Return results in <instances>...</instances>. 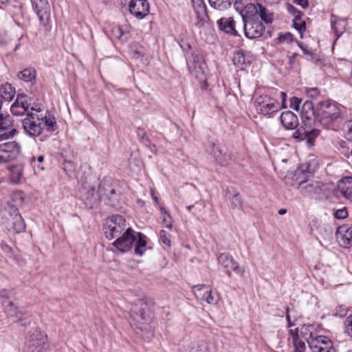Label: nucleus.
Listing matches in <instances>:
<instances>
[{"instance_id": "15", "label": "nucleus", "mask_w": 352, "mask_h": 352, "mask_svg": "<svg viewBox=\"0 0 352 352\" xmlns=\"http://www.w3.org/2000/svg\"><path fill=\"white\" fill-rule=\"evenodd\" d=\"M20 153V146L15 142L0 144V163H8L16 159Z\"/></svg>"}, {"instance_id": "30", "label": "nucleus", "mask_w": 352, "mask_h": 352, "mask_svg": "<svg viewBox=\"0 0 352 352\" xmlns=\"http://www.w3.org/2000/svg\"><path fill=\"white\" fill-rule=\"evenodd\" d=\"M10 224V229L16 233L23 232L25 230V221L18 212L12 218Z\"/></svg>"}, {"instance_id": "28", "label": "nucleus", "mask_w": 352, "mask_h": 352, "mask_svg": "<svg viewBox=\"0 0 352 352\" xmlns=\"http://www.w3.org/2000/svg\"><path fill=\"white\" fill-rule=\"evenodd\" d=\"M319 134V131L316 129L307 131L301 127L298 129L292 135V137L298 141L307 139L308 142L311 143V138L317 136Z\"/></svg>"}, {"instance_id": "27", "label": "nucleus", "mask_w": 352, "mask_h": 352, "mask_svg": "<svg viewBox=\"0 0 352 352\" xmlns=\"http://www.w3.org/2000/svg\"><path fill=\"white\" fill-rule=\"evenodd\" d=\"M336 235L338 239L343 241L344 245H350L352 241V226L349 224L339 226Z\"/></svg>"}, {"instance_id": "11", "label": "nucleus", "mask_w": 352, "mask_h": 352, "mask_svg": "<svg viewBox=\"0 0 352 352\" xmlns=\"http://www.w3.org/2000/svg\"><path fill=\"white\" fill-rule=\"evenodd\" d=\"M195 297L201 301H205L209 305H215L219 302V297L207 285H197L192 287Z\"/></svg>"}, {"instance_id": "35", "label": "nucleus", "mask_w": 352, "mask_h": 352, "mask_svg": "<svg viewBox=\"0 0 352 352\" xmlns=\"http://www.w3.org/2000/svg\"><path fill=\"white\" fill-rule=\"evenodd\" d=\"M138 238H136V241L135 242V254L142 256L144 254L145 247L146 245V236L140 232L138 233Z\"/></svg>"}, {"instance_id": "64", "label": "nucleus", "mask_w": 352, "mask_h": 352, "mask_svg": "<svg viewBox=\"0 0 352 352\" xmlns=\"http://www.w3.org/2000/svg\"><path fill=\"white\" fill-rule=\"evenodd\" d=\"M20 45H21L20 44L16 45L14 48V51H16L20 47Z\"/></svg>"}, {"instance_id": "49", "label": "nucleus", "mask_w": 352, "mask_h": 352, "mask_svg": "<svg viewBox=\"0 0 352 352\" xmlns=\"http://www.w3.org/2000/svg\"><path fill=\"white\" fill-rule=\"evenodd\" d=\"M348 214L347 209L345 207L336 210L333 213L334 217L337 219H344L348 217Z\"/></svg>"}, {"instance_id": "61", "label": "nucleus", "mask_w": 352, "mask_h": 352, "mask_svg": "<svg viewBox=\"0 0 352 352\" xmlns=\"http://www.w3.org/2000/svg\"><path fill=\"white\" fill-rule=\"evenodd\" d=\"M286 319L287 322H290L291 318L289 316V308L288 307L286 308Z\"/></svg>"}, {"instance_id": "51", "label": "nucleus", "mask_w": 352, "mask_h": 352, "mask_svg": "<svg viewBox=\"0 0 352 352\" xmlns=\"http://www.w3.org/2000/svg\"><path fill=\"white\" fill-rule=\"evenodd\" d=\"M289 12L294 16V19L300 21L302 16V12L298 10L294 6L292 5L288 6Z\"/></svg>"}, {"instance_id": "20", "label": "nucleus", "mask_w": 352, "mask_h": 352, "mask_svg": "<svg viewBox=\"0 0 352 352\" xmlns=\"http://www.w3.org/2000/svg\"><path fill=\"white\" fill-rule=\"evenodd\" d=\"M298 188L305 197H314L322 192L321 184L317 181H302L299 183Z\"/></svg>"}, {"instance_id": "13", "label": "nucleus", "mask_w": 352, "mask_h": 352, "mask_svg": "<svg viewBox=\"0 0 352 352\" xmlns=\"http://www.w3.org/2000/svg\"><path fill=\"white\" fill-rule=\"evenodd\" d=\"M33 9L43 26H48L51 19L50 6L48 0H31Z\"/></svg>"}, {"instance_id": "37", "label": "nucleus", "mask_w": 352, "mask_h": 352, "mask_svg": "<svg viewBox=\"0 0 352 352\" xmlns=\"http://www.w3.org/2000/svg\"><path fill=\"white\" fill-rule=\"evenodd\" d=\"M190 352H215V350L211 344L200 342L192 347Z\"/></svg>"}, {"instance_id": "43", "label": "nucleus", "mask_w": 352, "mask_h": 352, "mask_svg": "<svg viewBox=\"0 0 352 352\" xmlns=\"http://www.w3.org/2000/svg\"><path fill=\"white\" fill-rule=\"evenodd\" d=\"M239 194L237 190L234 186H228L224 190V197L227 201L232 199L236 195Z\"/></svg>"}, {"instance_id": "26", "label": "nucleus", "mask_w": 352, "mask_h": 352, "mask_svg": "<svg viewBox=\"0 0 352 352\" xmlns=\"http://www.w3.org/2000/svg\"><path fill=\"white\" fill-rule=\"evenodd\" d=\"M219 28L232 36H237L238 32L235 29V23L232 17H223L217 21Z\"/></svg>"}, {"instance_id": "34", "label": "nucleus", "mask_w": 352, "mask_h": 352, "mask_svg": "<svg viewBox=\"0 0 352 352\" xmlns=\"http://www.w3.org/2000/svg\"><path fill=\"white\" fill-rule=\"evenodd\" d=\"M302 118L310 120L313 116L316 118V109H314L312 102L307 100L302 106Z\"/></svg>"}, {"instance_id": "21", "label": "nucleus", "mask_w": 352, "mask_h": 352, "mask_svg": "<svg viewBox=\"0 0 352 352\" xmlns=\"http://www.w3.org/2000/svg\"><path fill=\"white\" fill-rule=\"evenodd\" d=\"M30 104L28 102L27 96L17 95L16 99L10 107L12 114L22 116L30 112Z\"/></svg>"}, {"instance_id": "25", "label": "nucleus", "mask_w": 352, "mask_h": 352, "mask_svg": "<svg viewBox=\"0 0 352 352\" xmlns=\"http://www.w3.org/2000/svg\"><path fill=\"white\" fill-rule=\"evenodd\" d=\"M339 192L346 199L352 201V177H346L338 183Z\"/></svg>"}, {"instance_id": "39", "label": "nucleus", "mask_w": 352, "mask_h": 352, "mask_svg": "<svg viewBox=\"0 0 352 352\" xmlns=\"http://www.w3.org/2000/svg\"><path fill=\"white\" fill-rule=\"evenodd\" d=\"M331 28L337 36H340L345 30V21L341 19L331 21Z\"/></svg>"}, {"instance_id": "36", "label": "nucleus", "mask_w": 352, "mask_h": 352, "mask_svg": "<svg viewBox=\"0 0 352 352\" xmlns=\"http://www.w3.org/2000/svg\"><path fill=\"white\" fill-rule=\"evenodd\" d=\"M211 7L219 10H225L229 8L234 0H208Z\"/></svg>"}, {"instance_id": "19", "label": "nucleus", "mask_w": 352, "mask_h": 352, "mask_svg": "<svg viewBox=\"0 0 352 352\" xmlns=\"http://www.w3.org/2000/svg\"><path fill=\"white\" fill-rule=\"evenodd\" d=\"M129 12L138 19H142L150 11V6L147 0H131L129 2Z\"/></svg>"}, {"instance_id": "38", "label": "nucleus", "mask_w": 352, "mask_h": 352, "mask_svg": "<svg viewBox=\"0 0 352 352\" xmlns=\"http://www.w3.org/2000/svg\"><path fill=\"white\" fill-rule=\"evenodd\" d=\"M14 295V292L12 289H3L0 290V301L1 306H4V303L6 302H12V297Z\"/></svg>"}, {"instance_id": "29", "label": "nucleus", "mask_w": 352, "mask_h": 352, "mask_svg": "<svg viewBox=\"0 0 352 352\" xmlns=\"http://www.w3.org/2000/svg\"><path fill=\"white\" fill-rule=\"evenodd\" d=\"M251 60L244 51L239 50L236 52L233 56V63L234 65L241 69H243L245 66L250 63Z\"/></svg>"}, {"instance_id": "41", "label": "nucleus", "mask_w": 352, "mask_h": 352, "mask_svg": "<svg viewBox=\"0 0 352 352\" xmlns=\"http://www.w3.org/2000/svg\"><path fill=\"white\" fill-rule=\"evenodd\" d=\"M160 210L161 212L164 214L163 216V221L166 224V227L168 229H171L172 228V221L171 217L170 214L167 212L166 208L163 206H160Z\"/></svg>"}, {"instance_id": "2", "label": "nucleus", "mask_w": 352, "mask_h": 352, "mask_svg": "<svg viewBox=\"0 0 352 352\" xmlns=\"http://www.w3.org/2000/svg\"><path fill=\"white\" fill-rule=\"evenodd\" d=\"M131 325L135 327L137 333H142L144 340H148L153 336L152 324V311L147 302L140 299L132 305L131 309Z\"/></svg>"}, {"instance_id": "6", "label": "nucleus", "mask_w": 352, "mask_h": 352, "mask_svg": "<svg viewBox=\"0 0 352 352\" xmlns=\"http://www.w3.org/2000/svg\"><path fill=\"white\" fill-rule=\"evenodd\" d=\"M47 336L40 329H32L27 335L25 349L26 352H47Z\"/></svg>"}, {"instance_id": "22", "label": "nucleus", "mask_w": 352, "mask_h": 352, "mask_svg": "<svg viewBox=\"0 0 352 352\" xmlns=\"http://www.w3.org/2000/svg\"><path fill=\"white\" fill-rule=\"evenodd\" d=\"M81 196L91 204H94L100 200L99 190H96L95 186L85 182L80 188Z\"/></svg>"}, {"instance_id": "50", "label": "nucleus", "mask_w": 352, "mask_h": 352, "mask_svg": "<svg viewBox=\"0 0 352 352\" xmlns=\"http://www.w3.org/2000/svg\"><path fill=\"white\" fill-rule=\"evenodd\" d=\"M345 137L352 141V120L346 122L344 125Z\"/></svg>"}, {"instance_id": "10", "label": "nucleus", "mask_w": 352, "mask_h": 352, "mask_svg": "<svg viewBox=\"0 0 352 352\" xmlns=\"http://www.w3.org/2000/svg\"><path fill=\"white\" fill-rule=\"evenodd\" d=\"M100 199L106 198L111 205H115L118 198V184L110 177H106L98 185Z\"/></svg>"}, {"instance_id": "45", "label": "nucleus", "mask_w": 352, "mask_h": 352, "mask_svg": "<svg viewBox=\"0 0 352 352\" xmlns=\"http://www.w3.org/2000/svg\"><path fill=\"white\" fill-rule=\"evenodd\" d=\"M294 346V352H305L306 349L305 344L304 342L299 339L294 338L293 342Z\"/></svg>"}, {"instance_id": "59", "label": "nucleus", "mask_w": 352, "mask_h": 352, "mask_svg": "<svg viewBox=\"0 0 352 352\" xmlns=\"http://www.w3.org/2000/svg\"><path fill=\"white\" fill-rule=\"evenodd\" d=\"M280 98L282 99L283 107H285V102L286 101L287 94L285 92L281 91L280 93Z\"/></svg>"}, {"instance_id": "23", "label": "nucleus", "mask_w": 352, "mask_h": 352, "mask_svg": "<svg viewBox=\"0 0 352 352\" xmlns=\"http://www.w3.org/2000/svg\"><path fill=\"white\" fill-rule=\"evenodd\" d=\"M194 10L197 15V25H202L209 21L206 6L203 0H192Z\"/></svg>"}, {"instance_id": "4", "label": "nucleus", "mask_w": 352, "mask_h": 352, "mask_svg": "<svg viewBox=\"0 0 352 352\" xmlns=\"http://www.w3.org/2000/svg\"><path fill=\"white\" fill-rule=\"evenodd\" d=\"M312 329L313 327L310 325H304L301 328V333L312 352H336L331 339L324 336H315Z\"/></svg>"}, {"instance_id": "44", "label": "nucleus", "mask_w": 352, "mask_h": 352, "mask_svg": "<svg viewBox=\"0 0 352 352\" xmlns=\"http://www.w3.org/2000/svg\"><path fill=\"white\" fill-rule=\"evenodd\" d=\"M43 118L45 125L47 127V130L50 131H54V126L56 124L55 118L52 116H45L44 118L43 117Z\"/></svg>"}, {"instance_id": "32", "label": "nucleus", "mask_w": 352, "mask_h": 352, "mask_svg": "<svg viewBox=\"0 0 352 352\" xmlns=\"http://www.w3.org/2000/svg\"><path fill=\"white\" fill-rule=\"evenodd\" d=\"M18 78L25 82L34 84L36 78V72L34 67L25 68L18 74Z\"/></svg>"}, {"instance_id": "54", "label": "nucleus", "mask_w": 352, "mask_h": 352, "mask_svg": "<svg viewBox=\"0 0 352 352\" xmlns=\"http://www.w3.org/2000/svg\"><path fill=\"white\" fill-rule=\"evenodd\" d=\"M307 94L310 98H315L320 95V91L318 88H309L307 90Z\"/></svg>"}, {"instance_id": "33", "label": "nucleus", "mask_w": 352, "mask_h": 352, "mask_svg": "<svg viewBox=\"0 0 352 352\" xmlns=\"http://www.w3.org/2000/svg\"><path fill=\"white\" fill-rule=\"evenodd\" d=\"M15 95V89L10 83L0 86V97L6 101H11Z\"/></svg>"}, {"instance_id": "46", "label": "nucleus", "mask_w": 352, "mask_h": 352, "mask_svg": "<svg viewBox=\"0 0 352 352\" xmlns=\"http://www.w3.org/2000/svg\"><path fill=\"white\" fill-rule=\"evenodd\" d=\"M293 26L295 29H296L300 32L301 36L302 34V32L306 29V23L305 21H302L301 19H300V21H299V20H297L296 19H294Z\"/></svg>"}, {"instance_id": "58", "label": "nucleus", "mask_w": 352, "mask_h": 352, "mask_svg": "<svg viewBox=\"0 0 352 352\" xmlns=\"http://www.w3.org/2000/svg\"><path fill=\"white\" fill-rule=\"evenodd\" d=\"M151 197H152L153 199L154 200L155 204L157 205L158 207L160 208V206H162V205L160 204L158 197L155 195L153 190H151Z\"/></svg>"}, {"instance_id": "55", "label": "nucleus", "mask_w": 352, "mask_h": 352, "mask_svg": "<svg viewBox=\"0 0 352 352\" xmlns=\"http://www.w3.org/2000/svg\"><path fill=\"white\" fill-rule=\"evenodd\" d=\"M294 2L300 6L302 8L305 9L309 7L308 0H294Z\"/></svg>"}, {"instance_id": "12", "label": "nucleus", "mask_w": 352, "mask_h": 352, "mask_svg": "<svg viewBox=\"0 0 352 352\" xmlns=\"http://www.w3.org/2000/svg\"><path fill=\"white\" fill-rule=\"evenodd\" d=\"M135 231L128 228L126 230L116 238L112 245L121 252H126L131 249L136 241Z\"/></svg>"}, {"instance_id": "60", "label": "nucleus", "mask_w": 352, "mask_h": 352, "mask_svg": "<svg viewBox=\"0 0 352 352\" xmlns=\"http://www.w3.org/2000/svg\"><path fill=\"white\" fill-rule=\"evenodd\" d=\"M305 54L311 55V53L304 46L299 45Z\"/></svg>"}, {"instance_id": "53", "label": "nucleus", "mask_w": 352, "mask_h": 352, "mask_svg": "<svg viewBox=\"0 0 352 352\" xmlns=\"http://www.w3.org/2000/svg\"><path fill=\"white\" fill-rule=\"evenodd\" d=\"M301 102H302L301 99L296 98V97H293L291 98L290 107L292 109L298 111L300 109V105L301 104Z\"/></svg>"}, {"instance_id": "16", "label": "nucleus", "mask_w": 352, "mask_h": 352, "mask_svg": "<svg viewBox=\"0 0 352 352\" xmlns=\"http://www.w3.org/2000/svg\"><path fill=\"white\" fill-rule=\"evenodd\" d=\"M219 265L224 270L226 274L230 277L231 272L234 271L237 274L243 275L244 270L239 267L238 263L234 258L228 253H221L217 257Z\"/></svg>"}, {"instance_id": "48", "label": "nucleus", "mask_w": 352, "mask_h": 352, "mask_svg": "<svg viewBox=\"0 0 352 352\" xmlns=\"http://www.w3.org/2000/svg\"><path fill=\"white\" fill-rule=\"evenodd\" d=\"M277 41L278 43H291L293 41V35L289 32L280 34L277 38Z\"/></svg>"}, {"instance_id": "42", "label": "nucleus", "mask_w": 352, "mask_h": 352, "mask_svg": "<svg viewBox=\"0 0 352 352\" xmlns=\"http://www.w3.org/2000/svg\"><path fill=\"white\" fill-rule=\"evenodd\" d=\"M230 207L233 209H239L242 210L243 201L240 196V194H238L234 197H232V199L229 200Z\"/></svg>"}, {"instance_id": "9", "label": "nucleus", "mask_w": 352, "mask_h": 352, "mask_svg": "<svg viewBox=\"0 0 352 352\" xmlns=\"http://www.w3.org/2000/svg\"><path fill=\"white\" fill-rule=\"evenodd\" d=\"M23 128L25 133L31 137L38 136L43 131V118L36 113H28L23 120Z\"/></svg>"}, {"instance_id": "62", "label": "nucleus", "mask_w": 352, "mask_h": 352, "mask_svg": "<svg viewBox=\"0 0 352 352\" xmlns=\"http://www.w3.org/2000/svg\"><path fill=\"white\" fill-rule=\"evenodd\" d=\"M287 212V210L285 208H281L278 210V214L280 215H283Z\"/></svg>"}, {"instance_id": "3", "label": "nucleus", "mask_w": 352, "mask_h": 352, "mask_svg": "<svg viewBox=\"0 0 352 352\" xmlns=\"http://www.w3.org/2000/svg\"><path fill=\"white\" fill-rule=\"evenodd\" d=\"M340 115V109L334 102L324 100L320 102L317 105L316 120L325 128L333 127Z\"/></svg>"}, {"instance_id": "47", "label": "nucleus", "mask_w": 352, "mask_h": 352, "mask_svg": "<svg viewBox=\"0 0 352 352\" xmlns=\"http://www.w3.org/2000/svg\"><path fill=\"white\" fill-rule=\"evenodd\" d=\"M170 234H168L167 232H166L165 230H161L160 232V241L164 243L165 245H168V246H170L171 245V241H170Z\"/></svg>"}, {"instance_id": "8", "label": "nucleus", "mask_w": 352, "mask_h": 352, "mask_svg": "<svg viewBox=\"0 0 352 352\" xmlns=\"http://www.w3.org/2000/svg\"><path fill=\"white\" fill-rule=\"evenodd\" d=\"M2 307L7 317L14 322H19L23 327H26L30 324L28 312L14 302H6Z\"/></svg>"}, {"instance_id": "5", "label": "nucleus", "mask_w": 352, "mask_h": 352, "mask_svg": "<svg viewBox=\"0 0 352 352\" xmlns=\"http://www.w3.org/2000/svg\"><path fill=\"white\" fill-rule=\"evenodd\" d=\"M187 65L190 74L200 83L201 88H207L206 64L201 55L191 54L187 58Z\"/></svg>"}, {"instance_id": "7", "label": "nucleus", "mask_w": 352, "mask_h": 352, "mask_svg": "<svg viewBox=\"0 0 352 352\" xmlns=\"http://www.w3.org/2000/svg\"><path fill=\"white\" fill-rule=\"evenodd\" d=\"M126 230L125 219L121 215H113L107 219L104 226L105 236L111 240L119 236Z\"/></svg>"}, {"instance_id": "63", "label": "nucleus", "mask_w": 352, "mask_h": 352, "mask_svg": "<svg viewBox=\"0 0 352 352\" xmlns=\"http://www.w3.org/2000/svg\"><path fill=\"white\" fill-rule=\"evenodd\" d=\"M43 160H44V157H43V156L41 155V156H39V157H38V162L39 163H42V162H43Z\"/></svg>"}, {"instance_id": "52", "label": "nucleus", "mask_w": 352, "mask_h": 352, "mask_svg": "<svg viewBox=\"0 0 352 352\" xmlns=\"http://www.w3.org/2000/svg\"><path fill=\"white\" fill-rule=\"evenodd\" d=\"M346 332L352 338V314L347 317L345 321Z\"/></svg>"}, {"instance_id": "56", "label": "nucleus", "mask_w": 352, "mask_h": 352, "mask_svg": "<svg viewBox=\"0 0 352 352\" xmlns=\"http://www.w3.org/2000/svg\"><path fill=\"white\" fill-rule=\"evenodd\" d=\"M30 112H33L34 111L36 112H41L43 109L42 106L41 104H36L35 105L30 107Z\"/></svg>"}, {"instance_id": "14", "label": "nucleus", "mask_w": 352, "mask_h": 352, "mask_svg": "<svg viewBox=\"0 0 352 352\" xmlns=\"http://www.w3.org/2000/svg\"><path fill=\"white\" fill-rule=\"evenodd\" d=\"M256 108L262 115H270L278 111L280 105L278 101L268 96H261L256 99Z\"/></svg>"}, {"instance_id": "18", "label": "nucleus", "mask_w": 352, "mask_h": 352, "mask_svg": "<svg viewBox=\"0 0 352 352\" xmlns=\"http://www.w3.org/2000/svg\"><path fill=\"white\" fill-rule=\"evenodd\" d=\"M207 151L213 155L216 162L221 166H226L231 159L230 155L226 149L219 144L210 142L207 148Z\"/></svg>"}, {"instance_id": "40", "label": "nucleus", "mask_w": 352, "mask_h": 352, "mask_svg": "<svg viewBox=\"0 0 352 352\" xmlns=\"http://www.w3.org/2000/svg\"><path fill=\"white\" fill-rule=\"evenodd\" d=\"M137 135L139 138L149 147L151 151L155 148V146L151 143L150 139L146 135V133L140 128L137 129Z\"/></svg>"}, {"instance_id": "24", "label": "nucleus", "mask_w": 352, "mask_h": 352, "mask_svg": "<svg viewBox=\"0 0 352 352\" xmlns=\"http://www.w3.org/2000/svg\"><path fill=\"white\" fill-rule=\"evenodd\" d=\"M280 122L285 129L292 130L298 126V119L292 111H287L281 113Z\"/></svg>"}, {"instance_id": "17", "label": "nucleus", "mask_w": 352, "mask_h": 352, "mask_svg": "<svg viewBox=\"0 0 352 352\" xmlns=\"http://www.w3.org/2000/svg\"><path fill=\"white\" fill-rule=\"evenodd\" d=\"M13 120L10 116L0 113V142L12 138L17 130L14 128Z\"/></svg>"}, {"instance_id": "1", "label": "nucleus", "mask_w": 352, "mask_h": 352, "mask_svg": "<svg viewBox=\"0 0 352 352\" xmlns=\"http://www.w3.org/2000/svg\"><path fill=\"white\" fill-rule=\"evenodd\" d=\"M245 16L242 15L244 33L249 38H256L263 36L265 27L262 22L254 16H258L265 23H272L274 14L260 3H249L245 7Z\"/></svg>"}, {"instance_id": "57", "label": "nucleus", "mask_w": 352, "mask_h": 352, "mask_svg": "<svg viewBox=\"0 0 352 352\" xmlns=\"http://www.w3.org/2000/svg\"><path fill=\"white\" fill-rule=\"evenodd\" d=\"M289 333L292 337L293 342L294 341V338L299 339L298 335V329H290Z\"/></svg>"}, {"instance_id": "31", "label": "nucleus", "mask_w": 352, "mask_h": 352, "mask_svg": "<svg viewBox=\"0 0 352 352\" xmlns=\"http://www.w3.org/2000/svg\"><path fill=\"white\" fill-rule=\"evenodd\" d=\"M10 171V179L12 183L19 184L23 173V166L21 164L8 167Z\"/></svg>"}]
</instances>
